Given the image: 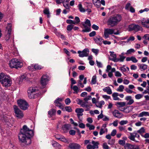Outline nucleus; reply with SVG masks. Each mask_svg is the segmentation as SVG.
I'll return each mask as SVG.
<instances>
[{
	"label": "nucleus",
	"instance_id": "obj_1",
	"mask_svg": "<svg viewBox=\"0 0 149 149\" xmlns=\"http://www.w3.org/2000/svg\"><path fill=\"white\" fill-rule=\"evenodd\" d=\"M34 133L32 130L30 129L26 125H24L21 129L18 137L19 140L28 145L31 143V138L33 136Z\"/></svg>",
	"mask_w": 149,
	"mask_h": 149
},
{
	"label": "nucleus",
	"instance_id": "obj_2",
	"mask_svg": "<svg viewBox=\"0 0 149 149\" xmlns=\"http://www.w3.org/2000/svg\"><path fill=\"white\" fill-rule=\"evenodd\" d=\"M145 132V129L144 127H142L139 130H137L136 132L135 131L133 133H130V136L128 137V138L131 140L136 142H139L140 140V136L137 133H139L142 136V134Z\"/></svg>",
	"mask_w": 149,
	"mask_h": 149
},
{
	"label": "nucleus",
	"instance_id": "obj_3",
	"mask_svg": "<svg viewBox=\"0 0 149 149\" xmlns=\"http://www.w3.org/2000/svg\"><path fill=\"white\" fill-rule=\"evenodd\" d=\"M122 18L121 16L119 15L111 17L108 20L107 24L108 26L113 27L116 25L121 20Z\"/></svg>",
	"mask_w": 149,
	"mask_h": 149
},
{
	"label": "nucleus",
	"instance_id": "obj_4",
	"mask_svg": "<svg viewBox=\"0 0 149 149\" xmlns=\"http://www.w3.org/2000/svg\"><path fill=\"white\" fill-rule=\"evenodd\" d=\"M0 83L3 86L5 87L10 86L11 81L9 76L3 73H0Z\"/></svg>",
	"mask_w": 149,
	"mask_h": 149
},
{
	"label": "nucleus",
	"instance_id": "obj_5",
	"mask_svg": "<svg viewBox=\"0 0 149 149\" xmlns=\"http://www.w3.org/2000/svg\"><path fill=\"white\" fill-rule=\"evenodd\" d=\"M9 64L10 67L11 68H21L22 65V63L16 58L12 59L10 61Z\"/></svg>",
	"mask_w": 149,
	"mask_h": 149
},
{
	"label": "nucleus",
	"instance_id": "obj_6",
	"mask_svg": "<svg viewBox=\"0 0 149 149\" xmlns=\"http://www.w3.org/2000/svg\"><path fill=\"white\" fill-rule=\"evenodd\" d=\"M119 31H117L116 32H114V29L107 28L105 29L104 32V35L105 39H107L109 38V35L114 34V35H117L119 34Z\"/></svg>",
	"mask_w": 149,
	"mask_h": 149
},
{
	"label": "nucleus",
	"instance_id": "obj_7",
	"mask_svg": "<svg viewBox=\"0 0 149 149\" xmlns=\"http://www.w3.org/2000/svg\"><path fill=\"white\" fill-rule=\"evenodd\" d=\"M38 91L37 87H30L28 90L27 93L30 99L33 98L35 93Z\"/></svg>",
	"mask_w": 149,
	"mask_h": 149
},
{
	"label": "nucleus",
	"instance_id": "obj_8",
	"mask_svg": "<svg viewBox=\"0 0 149 149\" xmlns=\"http://www.w3.org/2000/svg\"><path fill=\"white\" fill-rule=\"evenodd\" d=\"M17 103L19 107L23 110H26L27 109L29 105L25 100L20 99L17 101Z\"/></svg>",
	"mask_w": 149,
	"mask_h": 149
},
{
	"label": "nucleus",
	"instance_id": "obj_9",
	"mask_svg": "<svg viewBox=\"0 0 149 149\" xmlns=\"http://www.w3.org/2000/svg\"><path fill=\"white\" fill-rule=\"evenodd\" d=\"M82 24L85 28V29L82 30V32H89L91 31V24L90 21L89 20L87 19H86L84 22H83Z\"/></svg>",
	"mask_w": 149,
	"mask_h": 149
},
{
	"label": "nucleus",
	"instance_id": "obj_10",
	"mask_svg": "<svg viewBox=\"0 0 149 149\" xmlns=\"http://www.w3.org/2000/svg\"><path fill=\"white\" fill-rule=\"evenodd\" d=\"M14 109L16 116L18 118H21L24 116L22 112L16 106H14Z\"/></svg>",
	"mask_w": 149,
	"mask_h": 149
},
{
	"label": "nucleus",
	"instance_id": "obj_11",
	"mask_svg": "<svg viewBox=\"0 0 149 149\" xmlns=\"http://www.w3.org/2000/svg\"><path fill=\"white\" fill-rule=\"evenodd\" d=\"M129 29L130 31H134L136 32L141 30L142 29L141 27L138 25L135 24H132L129 25Z\"/></svg>",
	"mask_w": 149,
	"mask_h": 149
},
{
	"label": "nucleus",
	"instance_id": "obj_12",
	"mask_svg": "<svg viewBox=\"0 0 149 149\" xmlns=\"http://www.w3.org/2000/svg\"><path fill=\"white\" fill-rule=\"evenodd\" d=\"M89 52L88 49L86 48L84 49L82 51L79 50L78 51V53L79 54V56L81 57L87 56Z\"/></svg>",
	"mask_w": 149,
	"mask_h": 149
},
{
	"label": "nucleus",
	"instance_id": "obj_13",
	"mask_svg": "<svg viewBox=\"0 0 149 149\" xmlns=\"http://www.w3.org/2000/svg\"><path fill=\"white\" fill-rule=\"evenodd\" d=\"M11 24H8L6 27V36L5 38L6 40H8L10 38V36L11 32Z\"/></svg>",
	"mask_w": 149,
	"mask_h": 149
},
{
	"label": "nucleus",
	"instance_id": "obj_14",
	"mask_svg": "<svg viewBox=\"0 0 149 149\" xmlns=\"http://www.w3.org/2000/svg\"><path fill=\"white\" fill-rule=\"evenodd\" d=\"M48 81L47 76L46 74L42 75L41 78V84L43 88H44Z\"/></svg>",
	"mask_w": 149,
	"mask_h": 149
},
{
	"label": "nucleus",
	"instance_id": "obj_15",
	"mask_svg": "<svg viewBox=\"0 0 149 149\" xmlns=\"http://www.w3.org/2000/svg\"><path fill=\"white\" fill-rule=\"evenodd\" d=\"M63 100L62 98H58L54 101V103L56 106L58 107L61 109H63V105L61 102Z\"/></svg>",
	"mask_w": 149,
	"mask_h": 149
},
{
	"label": "nucleus",
	"instance_id": "obj_16",
	"mask_svg": "<svg viewBox=\"0 0 149 149\" xmlns=\"http://www.w3.org/2000/svg\"><path fill=\"white\" fill-rule=\"evenodd\" d=\"M68 147L71 149H79L81 146L79 144L72 143L69 144Z\"/></svg>",
	"mask_w": 149,
	"mask_h": 149
},
{
	"label": "nucleus",
	"instance_id": "obj_17",
	"mask_svg": "<svg viewBox=\"0 0 149 149\" xmlns=\"http://www.w3.org/2000/svg\"><path fill=\"white\" fill-rule=\"evenodd\" d=\"M114 116L117 118H122L123 115L120 113L117 110H115L112 112Z\"/></svg>",
	"mask_w": 149,
	"mask_h": 149
},
{
	"label": "nucleus",
	"instance_id": "obj_18",
	"mask_svg": "<svg viewBox=\"0 0 149 149\" xmlns=\"http://www.w3.org/2000/svg\"><path fill=\"white\" fill-rule=\"evenodd\" d=\"M125 100L128 101L126 103V105H131L134 103V100L131 96H127L125 97Z\"/></svg>",
	"mask_w": 149,
	"mask_h": 149
},
{
	"label": "nucleus",
	"instance_id": "obj_19",
	"mask_svg": "<svg viewBox=\"0 0 149 149\" xmlns=\"http://www.w3.org/2000/svg\"><path fill=\"white\" fill-rule=\"evenodd\" d=\"M126 102H116L115 104L118 109L120 111L121 109H123V107L126 105Z\"/></svg>",
	"mask_w": 149,
	"mask_h": 149
},
{
	"label": "nucleus",
	"instance_id": "obj_20",
	"mask_svg": "<svg viewBox=\"0 0 149 149\" xmlns=\"http://www.w3.org/2000/svg\"><path fill=\"white\" fill-rule=\"evenodd\" d=\"M71 128V125L70 124H65L63 125L62 129L64 133L68 132Z\"/></svg>",
	"mask_w": 149,
	"mask_h": 149
},
{
	"label": "nucleus",
	"instance_id": "obj_21",
	"mask_svg": "<svg viewBox=\"0 0 149 149\" xmlns=\"http://www.w3.org/2000/svg\"><path fill=\"white\" fill-rule=\"evenodd\" d=\"M120 111L123 112L128 113H129L133 109L132 107L128 106L127 107H124L123 109H121Z\"/></svg>",
	"mask_w": 149,
	"mask_h": 149
},
{
	"label": "nucleus",
	"instance_id": "obj_22",
	"mask_svg": "<svg viewBox=\"0 0 149 149\" xmlns=\"http://www.w3.org/2000/svg\"><path fill=\"white\" fill-rule=\"evenodd\" d=\"M125 149H139L138 146L132 145L130 144H126L125 147Z\"/></svg>",
	"mask_w": 149,
	"mask_h": 149
},
{
	"label": "nucleus",
	"instance_id": "obj_23",
	"mask_svg": "<svg viewBox=\"0 0 149 149\" xmlns=\"http://www.w3.org/2000/svg\"><path fill=\"white\" fill-rule=\"evenodd\" d=\"M75 111L77 113V116L79 118L80 116L83 115V112L84 110L82 108H77L76 109Z\"/></svg>",
	"mask_w": 149,
	"mask_h": 149
},
{
	"label": "nucleus",
	"instance_id": "obj_24",
	"mask_svg": "<svg viewBox=\"0 0 149 149\" xmlns=\"http://www.w3.org/2000/svg\"><path fill=\"white\" fill-rule=\"evenodd\" d=\"M141 23L144 27L149 28V19H143L141 21Z\"/></svg>",
	"mask_w": 149,
	"mask_h": 149
},
{
	"label": "nucleus",
	"instance_id": "obj_25",
	"mask_svg": "<svg viewBox=\"0 0 149 149\" xmlns=\"http://www.w3.org/2000/svg\"><path fill=\"white\" fill-rule=\"evenodd\" d=\"M104 92L108 94L111 95L112 92L111 88L109 86L106 87L102 89Z\"/></svg>",
	"mask_w": 149,
	"mask_h": 149
},
{
	"label": "nucleus",
	"instance_id": "obj_26",
	"mask_svg": "<svg viewBox=\"0 0 149 149\" xmlns=\"http://www.w3.org/2000/svg\"><path fill=\"white\" fill-rule=\"evenodd\" d=\"M109 53H110V56L112 57L111 60L114 61L115 62H116L117 58H116V54L114 53V52H113L110 51Z\"/></svg>",
	"mask_w": 149,
	"mask_h": 149
},
{
	"label": "nucleus",
	"instance_id": "obj_27",
	"mask_svg": "<svg viewBox=\"0 0 149 149\" xmlns=\"http://www.w3.org/2000/svg\"><path fill=\"white\" fill-rule=\"evenodd\" d=\"M93 3L97 8H99L100 6V0H92Z\"/></svg>",
	"mask_w": 149,
	"mask_h": 149
},
{
	"label": "nucleus",
	"instance_id": "obj_28",
	"mask_svg": "<svg viewBox=\"0 0 149 149\" xmlns=\"http://www.w3.org/2000/svg\"><path fill=\"white\" fill-rule=\"evenodd\" d=\"M119 95V93H114L112 94V96L113 100H120L118 97Z\"/></svg>",
	"mask_w": 149,
	"mask_h": 149
},
{
	"label": "nucleus",
	"instance_id": "obj_29",
	"mask_svg": "<svg viewBox=\"0 0 149 149\" xmlns=\"http://www.w3.org/2000/svg\"><path fill=\"white\" fill-rule=\"evenodd\" d=\"M149 116V113L147 111H143L139 114L138 117H142L143 116Z\"/></svg>",
	"mask_w": 149,
	"mask_h": 149
},
{
	"label": "nucleus",
	"instance_id": "obj_30",
	"mask_svg": "<svg viewBox=\"0 0 149 149\" xmlns=\"http://www.w3.org/2000/svg\"><path fill=\"white\" fill-rule=\"evenodd\" d=\"M102 39L100 37L98 38L96 37L94 38V40L96 43L98 44L99 45H100L101 44V42L102 41Z\"/></svg>",
	"mask_w": 149,
	"mask_h": 149
},
{
	"label": "nucleus",
	"instance_id": "obj_31",
	"mask_svg": "<svg viewBox=\"0 0 149 149\" xmlns=\"http://www.w3.org/2000/svg\"><path fill=\"white\" fill-rule=\"evenodd\" d=\"M52 145L56 148H60L61 146V145L58 143L54 141H52Z\"/></svg>",
	"mask_w": 149,
	"mask_h": 149
},
{
	"label": "nucleus",
	"instance_id": "obj_32",
	"mask_svg": "<svg viewBox=\"0 0 149 149\" xmlns=\"http://www.w3.org/2000/svg\"><path fill=\"white\" fill-rule=\"evenodd\" d=\"M92 143L93 145V147L94 149L98 148V145H99V143L98 142H95V141H93L92 142Z\"/></svg>",
	"mask_w": 149,
	"mask_h": 149
},
{
	"label": "nucleus",
	"instance_id": "obj_33",
	"mask_svg": "<svg viewBox=\"0 0 149 149\" xmlns=\"http://www.w3.org/2000/svg\"><path fill=\"white\" fill-rule=\"evenodd\" d=\"M74 92H73L74 93H77L79 91V89L78 88V87L76 85L72 86V88Z\"/></svg>",
	"mask_w": 149,
	"mask_h": 149
},
{
	"label": "nucleus",
	"instance_id": "obj_34",
	"mask_svg": "<svg viewBox=\"0 0 149 149\" xmlns=\"http://www.w3.org/2000/svg\"><path fill=\"white\" fill-rule=\"evenodd\" d=\"M43 13L47 15V16L48 18L50 17V13L48 8L45 9L43 10Z\"/></svg>",
	"mask_w": 149,
	"mask_h": 149
},
{
	"label": "nucleus",
	"instance_id": "obj_35",
	"mask_svg": "<svg viewBox=\"0 0 149 149\" xmlns=\"http://www.w3.org/2000/svg\"><path fill=\"white\" fill-rule=\"evenodd\" d=\"M79 80H82L84 79L83 84H86L87 83V78L86 77L84 78V76L83 75H81L79 76Z\"/></svg>",
	"mask_w": 149,
	"mask_h": 149
},
{
	"label": "nucleus",
	"instance_id": "obj_36",
	"mask_svg": "<svg viewBox=\"0 0 149 149\" xmlns=\"http://www.w3.org/2000/svg\"><path fill=\"white\" fill-rule=\"evenodd\" d=\"M138 66L140 68L142 69L143 70L146 69L148 67L147 65L145 64H139L138 65Z\"/></svg>",
	"mask_w": 149,
	"mask_h": 149
},
{
	"label": "nucleus",
	"instance_id": "obj_37",
	"mask_svg": "<svg viewBox=\"0 0 149 149\" xmlns=\"http://www.w3.org/2000/svg\"><path fill=\"white\" fill-rule=\"evenodd\" d=\"M119 57H120V58H117L116 62L118 61L123 62V61L125 59V56H124L122 55H119Z\"/></svg>",
	"mask_w": 149,
	"mask_h": 149
},
{
	"label": "nucleus",
	"instance_id": "obj_38",
	"mask_svg": "<svg viewBox=\"0 0 149 149\" xmlns=\"http://www.w3.org/2000/svg\"><path fill=\"white\" fill-rule=\"evenodd\" d=\"M104 101L102 100L96 104V105L97 107L100 108H101L102 107V105H104Z\"/></svg>",
	"mask_w": 149,
	"mask_h": 149
},
{
	"label": "nucleus",
	"instance_id": "obj_39",
	"mask_svg": "<svg viewBox=\"0 0 149 149\" xmlns=\"http://www.w3.org/2000/svg\"><path fill=\"white\" fill-rule=\"evenodd\" d=\"M56 110L54 109H51V110L48 111V113L49 115L51 117L52 116L54 115L55 113Z\"/></svg>",
	"mask_w": 149,
	"mask_h": 149
},
{
	"label": "nucleus",
	"instance_id": "obj_40",
	"mask_svg": "<svg viewBox=\"0 0 149 149\" xmlns=\"http://www.w3.org/2000/svg\"><path fill=\"white\" fill-rule=\"evenodd\" d=\"M57 139L65 143L67 142L68 141V140L63 136H61L60 137L57 138Z\"/></svg>",
	"mask_w": 149,
	"mask_h": 149
},
{
	"label": "nucleus",
	"instance_id": "obj_41",
	"mask_svg": "<svg viewBox=\"0 0 149 149\" xmlns=\"http://www.w3.org/2000/svg\"><path fill=\"white\" fill-rule=\"evenodd\" d=\"M124 88V87L123 85H120L119 86V87L117 88L116 90L119 92H122Z\"/></svg>",
	"mask_w": 149,
	"mask_h": 149
},
{
	"label": "nucleus",
	"instance_id": "obj_42",
	"mask_svg": "<svg viewBox=\"0 0 149 149\" xmlns=\"http://www.w3.org/2000/svg\"><path fill=\"white\" fill-rule=\"evenodd\" d=\"M96 83V76H93L92 78L91 81L92 84H95Z\"/></svg>",
	"mask_w": 149,
	"mask_h": 149
},
{
	"label": "nucleus",
	"instance_id": "obj_43",
	"mask_svg": "<svg viewBox=\"0 0 149 149\" xmlns=\"http://www.w3.org/2000/svg\"><path fill=\"white\" fill-rule=\"evenodd\" d=\"M78 7L79 11L81 12H84L85 11V9L82 7V5L81 4H79Z\"/></svg>",
	"mask_w": 149,
	"mask_h": 149
},
{
	"label": "nucleus",
	"instance_id": "obj_44",
	"mask_svg": "<svg viewBox=\"0 0 149 149\" xmlns=\"http://www.w3.org/2000/svg\"><path fill=\"white\" fill-rule=\"evenodd\" d=\"M33 67L36 70H40L43 68L42 66L38 64H35Z\"/></svg>",
	"mask_w": 149,
	"mask_h": 149
},
{
	"label": "nucleus",
	"instance_id": "obj_45",
	"mask_svg": "<svg viewBox=\"0 0 149 149\" xmlns=\"http://www.w3.org/2000/svg\"><path fill=\"white\" fill-rule=\"evenodd\" d=\"M86 126L87 127L89 128V129L90 130H93L95 129V126L91 125H90L88 123H87L86 124Z\"/></svg>",
	"mask_w": 149,
	"mask_h": 149
},
{
	"label": "nucleus",
	"instance_id": "obj_46",
	"mask_svg": "<svg viewBox=\"0 0 149 149\" xmlns=\"http://www.w3.org/2000/svg\"><path fill=\"white\" fill-rule=\"evenodd\" d=\"M82 80H79L77 81L78 86L81 88L84 87V85L82 83Z\"/></svg>",
	"mask_w": 149,
	"mask_h": 149
},
{
	"label": "nucleus",
	"instance_id": "obj_47",
	"mask_svg": "<svg viewBox=\"0 0 149 149\" xmlns=\"http://www.w3.org/2000/svg\"><path fill=\"white\" fill-rule=\"evenodd\" d=\"M143 97V95L141 94H138L136 95L135 96V98L137 100L140 99Z\"/></svg>",
	"mask_w": 149,
	"mask_h": 149
},
{
	"label": "nucleus",
	"instance_id": "obj_48",
	"mask_svg": "<svg viewBox=\"0 0 149 149\" xmlns=\"http://www.w3.org/2000/svg\"><path fill=\"white\" fill-rule=\"evenodd\" d=\"M128 123V122L127 120H122L119 122V124L120 125H123L127 124Z\"/></svg>",
	"mask_w": 149,
	"mask_h": 149
},
{
	"label": "nucleus",
	"instance_id": "obj_49",
	"mask_svg": "<svg viewBox=\"0 0 149 149\" xmlns=\"http://www.w3.org/2000/svg\"><path fill=\"white\" fill-rule=\"evenodd\" d=\"M65 110L69 112H71L72 111V109L71 107L70 106H66L65 107Z\"/></svg>",
	"mask_w": 149,
	"mask_h": 149
},
{
	"label": "nucleus",
	"instance_id": "obj_50",
	"mask_svg": "<svg viewBox=\"0 0 149 149\" xmlns=\"http://www.w3.org/2000/svg\"><path fill=\"white\" fill-rule=\"evenodd\" d=\"M74 26L72 25H68L67 28V30L68 31H71L73 28Z\"/></svg>",
	"mask_w": 149,
	"mask_h": 149
},
{
	"label": "nucleus",
	"instance_id": "obj_51",
	"mask_svg": "<svg viewBox=\"0 0 149 149\" xmlns=\"http://www.w3.org/2000/svg\"><path fill=\"white\" fill-rule=\"evenodd\" d=\"M91 98V95H88V96L85 98L84 100L86 102H87V101L89 100H90Z\"/></svg>",
	"mask_w": 149,
	"mask_h": 149
},
{
	"label": "nucleus",
	"instance_id": "obj_52",
	"mask_svg": "<svg viewBox=\"0 0 149 149\" xmlns=\"http://www.w3.org/2000/svg\"><path fill=\"white\" fill-rule=\"evenodd\" d=\"M91 50L96 55H97L99 53V50L97 49H92Z\"/></svg>",
	"mask_w": 149,
	"mask_h": 149
},
{
	"label": "nucleus",
	"instance_id": "obj_53",
	"mask_svg": "<svg viewBox=\"0 0 149 149\" xmlns=\"http://www.w3.org/2000/svg\"><path fill=\"white\" fill-rule=\"evenodd\" d=\"M75 21H74L75 24H78L80 22V20L79 18L78 17H76L75 18Z\"/></svg>",
	"mask_w": 149,
	"mask_h": 149
},
{
	"label": "nucleus",
	"instance_id": "obj_54",
	"mask_svg": "<svg viewBox=\"0 0 149 149\" xmlns=\"http://www.w3.org/2000/svg\"><path fill=\"white\" fill-rule=\"evenodd\" d=\"M102 97L106 101H107L108 100L110 99L111 97L107 95H103L102 96Z\"/></svg>",
	"mask_w": 149,
	"mask_h": 149
},
{
	"label": "nucleus",
	"instance_id": "obj_55",
	"mask_svg": "<svg viewBox=\"0 0 149 149\" xmlns=\"http://www.w3.org/2000/svg\"><path fill=\"white\" fill-rule=\"evenodd\" d=\"M134 39L135 38L134 36H131L127 39V42H130V41H133Z\"/></svg>",
	"mask_w": 149,
	"mask_h": 149
},
{
	"label": "nucleus",
	"instance_id": "obj_56",
	"mask_svg": "<svg viewBox=\"0 0 149 149\" xmlns=\"http://www.w3.org/2000/svg\"><path fill=\"white\" fill-rule=\"evenodd\" d=\"M63 5L68 10H70V8L69 4L68 3H66L64 2L63 3Z\"/></svg>",
	"mask_w": 149,
	"mask_h": 149
},
{
	"label": "nucleus",
	"instance_id": "obj_57",
	"mask_svg": "<svg viewBox=\"0 0 149 149\" xmlns=\"http://www.w3.org/2000/svg\"><path fill=\"white\" fill-rule=\"evenodd\" d=\"M71 100L70 98H67L65 100V103L67 105H69L71 102Z\"/></svg>",
	"mask_w": 149,
	"mask_h": 149
},
{
	"label": "nucleus",
	"instance_id": "obj_58",
	"mask_svg": "<svg viewBox=\"0 0 149 149\" xmlns=\"http://www.w3.org/2000/svg\"><path fill=\"white\" fill-rule=\"evenodd\" d=\"M71 88H72V86L73 84H76V81L72 78L71 79Z\"/></svg>",
	"mask_w": 149,
	"mask_h": 149
},
{
	"label": "nucleus",
	"instance_id": "obj_59",
	"mask_svg": "<svg viewBox=\"0 0 149 149\" xmlns=\"http://www.w3.org/2000/svg\"><path fill=\"white\" fill-rule=\"evenodd\" d=\"M115 75L116 77H120L122 76L121 74L119 71H116L115 72Z\"/></svg>",
	"mask_w": 149,
	"mask_h": 149
},
{
	"label": "nucleus",
	"instance_id": "obj_60",
	"mask_svg": "<svg viewBox=\"0 0 149 149\" xmlns=\"http://www.w3.org/2000/svg\"><path fill=\"white\" fill-rule=\"evenodd\" d=\"M135 51L133 49H131L127 51V54H130L132 52H134Z\"/></svg>",
	"mask_w": 149,
	"mask_h": 149
},
{
	"label": "nucleus",
	"instance_id": "obj_61",
	"mask_svg": "<svg viewBox=\"0 0 149 149\" xmlns=\"http://www.w3.org/2000/svg\"><path fill=\"white\" fill-rule=\"evenodd\" d=\"M116 130L115 129L113 130L111 133V135L112 136H114L116 134Z\"/></svg>",
	"mask_w": 149,
	"mask_h": 149
},
{
	"label": "nucleus",
	"instance_id": "obj_62",
	"mask_svg": "<svg viewBox=\"0 0 149 149\" xmlns=\"http://www.w3.org/2000/svg\"><path fill=\"white\" fill-rule=\"evenodd\" d=\"M103 148L104 149H109V147L106 143H104L103 145Z\"/></svg>",
	"mask_w": 149,
	"mask_h": 149
},
{
	"label": "nucleus",
	"instance_id": "obj_63",
	"mask_svg": "<svg viewBox=\"0 0 149 149\" xmlns=\"http://www.w3.org/2000/svg\"><path fill=\"white\" fill-rule=\"evenodd\" d=\"M96 62L97 65L99 68H102V65L101 62L98 61L97 60L96 61Z\"/></svg>",
	"mask_w": 149,
	"mask_h": 149
},
{
	"label": "nucleus",
	"instance_id": "obj_64",
	"mask_svg": "<svg viewBox=\"0 0 149 149\" xmlns=\"http://www.w3.org/2000/svg\"><path fill=\"white\" fill-rule=\"evenodd\" d=\"M144 94H149V86H148L146 90H144L143 92Z\"/></svg>",
	"mask_w": 149,
	"mask_h": 149
}]
</instances>
